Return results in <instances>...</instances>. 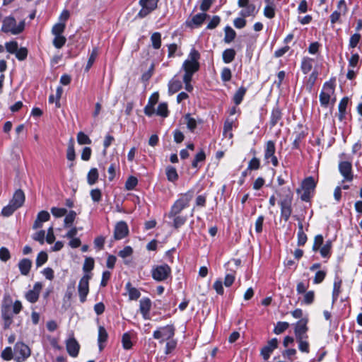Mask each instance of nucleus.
I'll return each mask as SVG.
<instances>
[{
	"label": "nucleus",
	"mask_w": 362,
	"mask_h": 362,
	"mask_svg": "<svg viewBox=\"0 0 362 362\" xmlns=\"http://www.w3.org/2000/svg\"><path fill=\"white\" fill-rule=\"evenodd\" d=\"M235 124L234 119H226L223 125V134L225 137H228L231 139L233 136L232 129Z\"/></svg>",
	"instance_id": "24"
},
{
	"label": "nucleus",
	"mask_w": 362,
	"mask_h": 362,
	"mask_svg": "<svg viewBox=\"0 0 362 362\" xmlns=\"http://www.w3.org/2000/svg\"><path fill=\"white\" fill-rule=\"evenodd\" d=\"M158 0H139V5L141 9L137 14L140 18H144L153 11L158 7Z\"/></svg>",
	"instance_id": "7"
},
{
	"label": "nucleus",
	"mask_w": 362,
	"mask_h": 362,
	"mask_svg": "<svg viewBox=\"0 0 362 362\" xmlns=\"http://www.w3.org/2000/svg\"><path fill=\"white\" fill-rule=\"evenodd\" d=\"M334 93V83L331 81L325 83L319 96L321 105L323 107H327L331 100V97Z\"/></svg>",
	"instance_id": "6"
},
{
	"label": "nucleus",
	"mask_w": 362,
	"mask_h": 362,
	"mask_svg": "<svg viewBox=\"0 0 362 362\" xmlns=\"http://www.w3.org/2000/svg\"><path fill=\"white\" fill-rule=\"evenodd\" d=\"M25 28L24 21H21L17 23L14 17L9 16L3 20L1 30L4 33L18 35L21 33Z\"/></svg>",
	"instance_id": "3"
},
{
	"label": "nucleus",
	"mask_w": 362,
	"mask_h": 362,
	"mask_svg": "<svg viewBox=\"0 0 362 362\" xmlns=\"http://www.w3.org/2000/svg\"><path fill=\"white\" fill-rule=\"evenodd\" d=\"M90 278V274H86L79 281L78 292L81 303H84L86 300V296L89 293V280Z\"/></svg>",
	"instance_id": "9"
},
{
	"label": "nucleus",
	"mask_w": 362,
	"mask_h": 362,
	"mask_svg": "<svg viewBox=\"0 0 362 362\" xmlns=\"http://www.w3.org/2000/svg\"><path fill=\"white\" fill-rule=\"evenodd\" d=\"M308 339V338L296 339L298 343V349L302 352H309V343Z\"/></svg>",
	"instance_id": "51"
},
{
	"label": "nucleus",
	"mask_w": 362,
	"mask_h": 362,
	"mask_svg": "<svg viewBox=\"0 0 362 362\" xmlns=\"http://www.w3.org/2000/svg\"><path fill=\"white\" fill-rule=\"evenodd\" d=\"M185 120L187 124V128L191 131L193 132L195 128L197 127V122L196 120L190 117V115L187 114L185 117Z\"/></svg>",
	"instance_id": "53"
},
{
	"label": "nucleus",
	"mask_w": 362,
	"mask_h": 362,
	"mask_svg": "<svg viewBox=\"0 0 362 362\" xmlns=\"http://www.w3.org/2000/svg\"><path fill=\"white\" fill-rule=\"evenodd\" d=\"M50 218V215L47 211H41L38 213L37 218L33 223V228L37 229L42 226L44 222L48 221Z\"/></svg>",
	"instance_id": "21"
},
{
	"label": "nucleus",
	"mask_w": 362,
	"mask_h": 362,
	"mask_svg": "<svg viewBox=\"0 0 362 362\" xmlns=\"http://www.w3.org/2000/svg\"><path fill=\"white\" fill-rule=\"evenodd\" d=\"M76 139H77V142L80 145L90 144L92 142L90 139L88 137V136L86 135L83 132H79L77 134Z\"/></svg>",
	"instance_id": "42"
},
{
	"label": "nucleus",
	"mask_w": 362,
	"mask_h": 362,
	"mask_svg": "<svg viewBox=\"0 0 362 362\" xmlns=\"http://www.w3.org/2000/svg\"><path fill=\"white\" fill-rule=\"evenodd\" d=\"M76 216V213L74 211H70L64 220V227H69L73 223Z\"/></svg>",
	"instance_id": "49"
},
{
	"label": "nucleus",
	"mask_w": 362,
	"mask_h": 362,
	"mask_svg": "<svg viewBox=\"0 0 362 362\" xmlns=\"http://www.w3.org/2000/svg\"><path fill=\"white\" fill-rule=\"evenodd\" d=\"M325 276L326 272L325 271L320 270L317 272L313 279V283L315 284H320L321 282L323 281Z\"/></svg>",
	"instance_id": "64"
},
{
	"label": "nucleus",
	"mask_w": 362,
	"mask_h": 362,
	"mask_svg": "<svg viewBox=\"0 0 362 362\" xmlns=\"http://www.w3.org/2000/svg\"><path fill=\"white\" fill-rule=\"evenodd\" d=\"M75 150L73 140L71 139L67 148L66 157L69 160H74L75 159Z\"/></svg>",
	"instance_id": "54"
},
{
	"label": "nucleus",
	"mask_w": 362,
	"mask_h": 362,
	"mask_svg": "<svg viewBox=\"0 0 362 362\" xmlns=\"http://www.w3.org/2000/svg\"><path fill=\"white\" fill-rule=\"evenodd\" d=\"M107 339V333L104 327L100 326L98 328V341L99 344V349L101 351L103 349L102 344L105 342Z\"/></svg>",
	"instance_id": "30"
},
{
	"label": "nucleus",
	"mask_w": 362,
	"mask_h": 362,
	"mask_svg": "<svg viewBox=\"0 0 362 362\" xmlns=\"http://www.w3.org/2000/svg\"><path fill=\"white\" fill-rule=\"evenodd\" d=\"M66 347L67 352L72 357H76L78 354L80 345L76 341V339L74 337V336H71L66 341Z\"/></svg>",
	"instance_id": "16"
},
{
	"label": "nucleus",
	"mask_w": 362,
	"mask_h": 362,
	"mask_svg": "<svg viewBox=\"0 0 362 362\" xmlns=\"http://www.w3.org/2000/svg\"><path fill=\"white\" fill-rule=\"evenodd\" d=\"M47 255L45 252H40L36 258V266L37 267H41L47 261Z\"/></svg>",
	"instance_id": "57"
},
{
	"label": "nucleus",
	"mask_w": 362,
	"mask_h": 362,
	"mask_svg": "<svg viewBox=\"0 0 362 362\" xmlns=\"http://www.w3.org/2000/svg\"><path fill=\"white\" fill-rule=\"evenodd\" d=\"M14 361L16 362H24L31 355L30 347L23 341H18L13 347Z\"/></svg>",
	"instance_id": "5"
},
{
	"label": "nucleus",
	"mask_w": 362,
	"mask_h": 362,
	"mask_svg": "<svg viewBox=\"0 0 362 362\" xmlns=\"http://www.w3.org/2000/svg\"><path fill=\"white\" fill-rule=\"evenodd\" d=\"M313 59L309 57H304L301 62V69L304 74L310 72L313 68Z\"/></svg>",
	"instance_id": "33"
},
{
	"label": "nucleus",
	"mask_w": 362,
	"mask_h": 362,
	"mask_svg": "<svg viewBox=\"0 0 362 362\" xmlns=\"http://www.w3.org/2000/svg\"><path fill=\"white\" fill-rule=\"evenodd\" d=\"M289 327V323L287 322H278L274 329V332L276 334L283 333Z\"/></svg>",
	"instance_id": "44"
},
{
	"label": "nucleus",
	"mask_w": 362,
	"mask_h": 362,
	"mask_svg": "<svg viewBox=\"0 0 362 362\" xmlns=\"http://www.w3.org/2000/svg\"><path fill=\"white\" fill-rule=\"evenodd\" d=\"M97 56H98V49L96 48H94L92 50L91 54H90L89 58H88L87 64H86V66L85 67V71H89L90 67L93 64L94 62L95 61Z\"/></svg>",
	"instance_id": "48"
},
{
	"label": "nucleus",
	"mask_w": 362,
	"mask_h": 362,
	"mask_svg": "<svg viewBox=\"0 0 362 362\" xmlns=\"http://www.w3.org/2000/svg\"><path fill=\"white\" fill-rule=\"evenodd\" d=\"M208 15L206 13H197L188 19L186 22V26L192 29L199 28L202 25Z\"/></svg>",
	"instance_id": "15"
},
{
	"label": "nucleus",
	"mask_w": 362,
	"mask_h": 362,
	"mask_svg": "<svg viewBox=\"0 0 362 362\" xmlns=\"http://www.w3.org/2000/svg\"><path fill=\"white\" fill-rule=\"evenodd\" d=\"M281 118V112L279 108H274L272 115L270 124L272 127L275 126Z\"/></svg>",
	"instance_id": "39"
},
{
	"label": "nucleus",
	"mask_w": 362,
	"mask_h": 362,
	"mask_svg": "<svg viewBox=\"0 0 362 362\" xmlns=\"http://www.w3.org/2000/svg\"><path fill=\"white\" fill-rule=\"evenodd\" d=\"M348 8L345 0H339L337 4V9L330 15V22L334 24L338 22L341 15H346Z\"/></svg>",
	"instance_id": "13"
},
{
	"label": "nucleus",
	"mask_w": 362,
	"mask_h": 362,
	"mask_svg": "<svg viewBox=\"0 0 362 362\" xmlns=\"http://www.w3.org/2000/svg\"><path fill=\"white\" fill-rule=\"evenodd\" d=\"M138 184V180L136 177H129L125 183V188L127 190H132Z\"/></svg>",
	"instance_id": "55"
},
{
	"label": "nucleus",
	"mask_w": 362,
	"mask_h": 362,
	"mask_svg": "<svg viewBox=\"0 0 362 362\" xmlns=\"http://www.w3.org/2000/svg\"><path fill=\"white\" fill-rule=\"evenodd\" d=\"M156 112L158 115L166 117L168 115V105L165 103L159 104Z\"/></svg>",
	"instance_id": "50"
},
{
	"label": "nucleus",
	"mask_w": 362,
	"mask_h": 362,
	"mask_svg": "<svg viewBox=\"0 0 362 362\" xmlns=\"http://www.w3.org/2000/svg\"><path fill=\"white\" fill-rule=\"evenodd\" d=\"M129 233L127 224L124 221L118 222L115 228L114 238L121 240L126 237Z\"/></svg>",
	"instance_id": "17"
},
{
	"label": "nucleus",
	"mask_w": 362,
	"mask_h": 362,
	"mask_svg": "<svg viewBox=\"0 0 362 362\" xmlns=\"http://www.w3.org/2000/svg\"><path fill=\"white\" fill-rule=\"evenodd\" d=\"M32 267V262L29 259L24 258L18 263V268L22 275L26 276L29 274Z\"/></svg>",
	"instance_id": "23"
},
{
	"label": "nucleus",
	"mask_w": 362,
	"mask_h": 362,
	"mask_svg": "<svg viewBox=\"0 0 362 362\" xmlns=\"http://www.w3.org/2000/svg\"><path fill=\"white\" fill-rule=\"evenodd\" d=\"M351 163L348 161H342L339 164V170L345 180L351 181L353 179L351 173Z\"/></svg>",
	"instance_id": "18"
},
{
	"label": "nucleus",
	"mask_w": 362,
	"mask_h": 362,
	"mask_svg": "<svg viewBox=\"0 0 362 362\" xmlns=\"http://www.w3.org/2000/svg\"><path fill=\"white\" fill-rule=\"evenodd\" d=\"M308 318L305 317L299 320L294 325V334L296 339L308 338L307 334L308 331Z\"/></svg>",
	"instance_id": "10"
},
{
	"label": "nucleus",
	"mask_w": 362,
	"mask_h": 362,
	"mask_svg": "<svg viewBox=\"0 0 362 362\" xmlns=\"http://www.w3.org/2000/svg\"><path fill=\"white\" fill-rule=\"evenodd\" d=\"M349 99L347 97L343 98L339 103V115L338 117L340 121H342L346 115V110L348 105Z\"/></svg>",
	"instance_id": "29"
},
{
	"label": "nucleus",
	"mask_w": 362,
	"mask_h": 362,
	"mask_svg": "<svg viewBox=\"0 0 362 362\" xmlns=\"http://www.w3.org/2000/svg\"><path fill=\"white\" fill-rule=\"evenodd\" d=\"M25 199V197L24 192L21 189H18L14 192L9 203L14 206V209H18L23 205Z\"/></svg>",
	"instance_id": "20"
},
{
	"label": "nucleus",
	"mask_w": 362,
	"mask_h": 362,
	"mask_svg": "<svg viewBox=\"0 0 362 362\" xmlns=\"http://www.w3.org/2000/svg\"><path fill=\"white\" fill-rule=\"evenodd\" d=\"M192 197V192H188L182 194L180 198H179L172 206L170 211L168 214V218H171L175 215H179L184 209L189 206Z\"/></svg>",
	"instance_id": "4"
},
{
	"label": "nucleus",
	"mask_w": 362,
	"mask_h": 362,
	"mask_svg": "<svg viewBox=\"0 0 362 362\" xmlns=\"http://www.w3.org/2000/svg\"><path fill=\"white\" fill-rule=\"evenodd\" d=\"M1 357L5 361L14 359V350L11 346L6 347L1 353Z\"/></svg>",
	"instance_id": "40"
},
{
	"label": "nucleus",
	"mask_w": 362,
	"mask_h": 362,
	"mask_svg": "<svg viewBox=\"0 0 362 362\" xmlns=\"http://www.w3.org/2000/svg\"><path fill=\"white\" fill-rule=\"evenodd\" d=\"M278 340L276 338H273L267 342V344L264 346L261 350V355L264 360H267L272 351L277 348Z\"/></svg>",
	"instance_id": "19"
},
{
	"label": "nucleus",
	"mask_w": 362,
	"mask_h": 362,
	"mask_svg": "<svg viewBox=\"0 0 362 362\" xmlns=\"http://www.w3.org/2000/svg\"><path fill=\"white\" fill-rule=\"evenodd\" d=\"M170 218H173V225L175 228H178L182 225H184L187 221V218L185 216H180V214L175 215V216H173Z\"/></svg>",
	"instance_id": "47"
},
{
	"label": "nucleus",
	"mask_w": 362,
	"mask_h": 362,
	"mask_svg": "<svg viewBox=\"0 0 362 362\" xmlns=\"http://www.w3.org/2000/svg\"><path fill=\"white\" fill-rule=\"evenodd\" d=\"M66 28V24L64 23L59 22L54 25L52 28V33L54 35H62Z\"/></svg>",
	"instance_id": "45"
},
{
	"label": "nucleus",
	"mask_w": 362,
	"mask_h": 362,
	"mask_svg": "<svg viewBox=\"0 0 362 362\" xmlns=\"http://www.w3.org/2000/svg\"><path fill=\"white\" fill-rule=\"evenodd\" d=\"M341 280L338 277L335 279L333 286L332 301L335 302L341 292Z\"/></svg>",
	"instance_id": "31"
},
{
	"label": "nucleus",
	"mask_w": 362,
	"mask_h": 362,
	"mask_svg": "<svg viewBox=\"0 0 362 362\" xmlns=\"http://www.w3.org/2000/svg\"><path fill=\"white\" fill-rule=\"evenodd\" d=\"M276 192L279 197V205L281 208V218L286 222L292 214L293 193L289 187H283Z\"/></svg>",
	"instance_id": "1"
},
{
	"label": "nucleus",
	"mask_w": 362,
	"mask_h": 362,
	"mask_svg": "<svg viewBox=\"0 0 362 362\" xmlns=\"http://www.w3.org/2000/svg\"><path fill=\"white\" fill-rule=\"evenodd\" d=\"M151 41L154 49H159L161 46V34L158 32L153 33L151 36Z\"/></svg>",
	"instance_id": "35"
},
{
	"label": "nucleus",
	"mask_w": 362,
	"mask_h": 362,
	"mask_svg": "<svg viewBox=\"0 0 362 362\" xmlns=\"http://www.w3.org/2000/svg\"><path fill=\"white\" fill-rule=\"evenodd\" d=\"M125 289L127 290L129 300H136L141 296L140 291L135 287H133L130 282L126 284Z\"/></svg>",
	"instance_id": "25"
},
{
	"label": "nucleus",
	"mask_w": 362,
	"mask_h": 362,
	"mask_svg": "<svg viewBox=\"0 0 362 362\" xmlns=\"http://www.w3.org/2000/svg\"><path fill=\"white\" fill-rule=\"evenodd\" d=\"M182 84L181 81L173 78L168 83V91L170 94L177 93L182 88Z\"/></svg>",
	"instance_id": "28"
},
{
	"label": "nucleus",
	"mask_w": 362,
	"mask_h": 362,
	"mask_svg": "<svg viewBox=\"0 0 362 362\" xmlns=\"http://www.w3.org/2000/svg\"><path fill=\"white\" fill-rule=\"evenodd\" d=\"M94 267V259L92 257H86L83 264V270L85 272H90Z\"/></svg>",
	"instance_id": "56"
},
{
	"label": "nucleus",
	"mask_w": 362,
	"mask_h": 362,
	"mask_svg": "<svg viewBox=\"0 0 362 362\" xmlns=\"http://www.w3.org/2000/svg\"><path fill=\"white\" fill-rule=\"evenodd\" d=\"M170 267L168 264H164L157 266L152 269V277L158 281H164L170 274Z\"/></svg>",
	"instance_id": "12"
},
{
	"label": "nucleus",
	"mask_w": 362,
	"mask_h": 362,
	"mask_svg": "<svg viewBox=\"0 0 362 362\" xmlns=\"http://www.w3.org/2000/svg\"><path fill=\"white\" fill-rule=\"evenodd\" d=\"M14 206H12L10 203L6 206H4L1 210V215L5 217H8L11 215L13 214V212L17 210L16 209L13 208Z\"/></svg>",
	"instance_id": "61"
},
{
	"label": "nucleus",
	"mask_w": 362,
	"mask_h": 362,
	"mask_svg": "<svg viewBox=\"0 0 362 362\" xmlns=\"http://www.w3.org/2000/svg\"><path fill=\"white\" fill-rule=\"evenodd\" d=\"M151 307V302L148 298H142L140 300V311L144 319L148 318L149 311Z\"/></svg>",
	"instance_id": "22"
},
{
	"label": "nucleus",
	"mask_w": 362,
	"mask_h": 362,
	"mask_svg": "<svg viewBox=\"0 0 362 362\" xmlns=\"http://www.w3.org/2000/svg\"><path fill=\"white\" fill-rule=\"evenodd\" d=\"M122 346L124 349H130L132 346V339L129 334L124 333L122 338Z\"/></svg>",
	"instance_id": "52"
},
{
	"label": "nucleus",
	"mask_w": 362,
	"mask_h": 362,
	"mask_svg": "<svg viewBox=\"0 0 362 362\" xmlns=\"http://www.w3.org/2000/svg\"><path fill=\"white\" fill-rule=\"evenodd\" d=\"M51 212L54 216L60 218L66 214L67 210L64 208L52 207L51 209Z\"/></svg>",
	"instance_id": "60"
},
{
	"label": "nucleus",
	"mask_w": 362,
	"mask_h": 362,
	"mask_svg": "<svg viewBox=\"0 0 362 362\" xmlns=\"http://www.w3.org/2000/svg\"><path fill=\"white\" fill-rule=\"evenodd\" d=\"M332 247V241L327 240L325 244L320 248V252L322 257L326 258L329 256Z\"/></svg>",
	"instance_id": "43"
},
{
	"label": "nucleus",
	"mask_w": 362,
	"mask_h": 362,
	"mask_svg": "<svg viewBox=\"0 0 362 362\" xmlns=\"http://www.w3.org/2000/svg\"><path fill=\"white\" fill-rule=\"evenodd\" d=\"M315 299V292L310 291L305 293L303 303L306 305H310L313 303Z\"/></svg>",
	"instance_id": "58"
},
{
	"label": "nucleus",
	"mask_w": 362,
	"mask_h": 362,
	"mask_svg": "<svg viewBox=\"0 0 362 362\" xmlns=\"http://www.w3.org/2000/svg\"><path fill=\"white\" fill-rule=\"evenodd\" d=\"M66 38L62 35H54V38L53 40V45L57 48H62L66 43Z\"/></svg>",
	"instance_id": "46"
},
{
	"label": "nucleus",
	"mask_w": 362,
	"mask_h": 362,
	"mask_svg": "<svg viewBox=\"0 0 362 362\" xmlns=\"http://www.w3.org/2000/svg\"><path fill=\"white\" fill-rule=\"evenodd\" d=\"M200 54L197 50L192 48L188 54L187 59L182 64V69L185 71L183 77L187 81L192 80L193 74L199 69V59Z\"/></svg>",
	"instance_id": "2"
},
{
	"label": "nucleus",
	"mask_w": 362,
	"mask_h": 362,
	"mask_svg": "<svg viewBox=\"0 0 362 362\" xmlns=\"http://www.w3.org/2000/svg\"><path fill=\"white\" fill-rule=\"evenodd\" d=\"M11 305H4L2 306L1 308V314L4 317V319L6 320V326H8L11 322V320L13 318V311L11 310Z\"/></svg>",
	"instance_id": "26"
},
{
	"label": "nucleus",
	"mask_w": 362,
	"mask_h": 362,
	"mask_svg": "<svg viewBox=\"0 0 362 362\" xmlns=\"http://www.w3.org/2000/svg\"><path fill=\"white\" fill-rule=\"evenodd\" d=\"M323 243V237L322 235H317L315 237L313 250L317 251L320 250Z\"/></svg>",
	"instance_id": "63"
},
{
	"label": "nucleus",
	"mask_w": 362,
	"mask_h": 362,
	"mask_svg": "<svg viewBox=\"0 0 362 362\" xmlns=\"http://www.w3.org/2000/svg\"><path fill=\"white\" fill-rule=\"evenodd\" d=\"M5 47L9 53L15 54L18 49V45L16 41H11L5 44Z\"/></svg>",
	"instance_id": "59"
},
{
	"label": "nucleus",
	"mask_w": 362,
	"mask_h": 362,
	"mask_svg": "<svg viewBox=\"0 0 362 362\" xmlns=\"http://www.w3.org/2000/svg\"><path fill=\"white\" fill-rule=\"evenodd\" d=\"M167 178L170 182H174L177 180L178 175L176 169L174 167L168 166L166 168Z\"/></svg>",
	"instance_id": "41"
},
{
	"label": "nucleus",
	"mask_w": 362,
	"mask_h": 362,
	"mask_svg": "<svg viewBox=\"0 0 362 362\" xmlns=\"http://www.w3.org/2000/svg\"><path fill=\"white\" fill-rule=\"evenodd\" d=\"M243 9L240 12V15L242 17H247L250 16H254L255 13V6L253 4H250L249 5L243 7Z\"/></svg>",
	"instance_id": "38"
},
{
	"label": "nucleus",
	"mask_w": 362,
	"mask_h": 362,
	"mask_svg": "<svg viewBox=\"0 0 362 362\" xmlns=\"http://www.w3.org/2000/svg\"><path fill=\"white\" fill-rule=\"evenodd\" d=\"M225 37L224 42L226 43H230L235 37L236 33L235 30L230 26H226L224 29Z\"/></svg>",
	"instance_id": "34"
},
{
	"label": "nucleus",
	"mask_w": 362,
	"mask_h": 362,
	"mask_svg": "<svg viewBox=\"0 0 362 362\" xmlns=\"http://www.w3.org/2000/svg\"><path fill=\"white\" fill-rule=\"evenodd\" d=\"M276 146L272 141H268L265 145L264 158L267 162H271L274 167L279 165V160L275 156Z\"/></svg>",
	"instance_id": "8"
},
{
	"label": "nucleus",
	"mask_w": 362,
	"mask_h": 362,
	"mask_svg": "<svg viewBox=\"0 0 362 362\" xmlns=\"http://www.w3.org/2000/svg\"><path fill=\"white\" fill-rule=\"evenodd\" d=\"M315 187L316 182L315 179L311 176L306 177L303 181L302 187L303 190L308 192V193H310L311 190H314Z\"/></svg>",
	"instance_id": "27"
},
{
	"label": "nucleus",
	"mask_w": 362,
	"mask_h": 362,
	"mask_svg": "<svg viewBox=\"0 0 362 362\" xmlns=\"http://www.w3.org/2000/svg\"><path fill=\"white\" fill-rule=\"evenodd\" d=\"M98 179V173L96 168H91L87 175V181L90 185H94Z\"/></svg>",
	"instance_id": "36"
},
{
	"label": "nucleus",
	"mask_w": 362,
	"mask_h": 362,
	"mask_svg": "<svg viewBox=\"0 0 362 362\" xmlns=\"http://www.w3.org/2000/svg\"><path fill=\"white\" fill-rule=\"evenodd\" d=\"M235 51L233 49H226L222 54L223 62L226 64L230 63L235 59Z\"/></svg>",
	"instance_id": "32"
},
{
	"label": "nucleus",
	"mask_w": 362,
	"mask_h": 362,
	"mask_svg": "<svg viewBox=\"0 0 362 362\" xmlns=\"http://www.w3.org/2000/svg\"><path fill=\"white\" fill-rule=\"evenodd\" d=\"M42 288V284L40 282H36L33 289L29 290L25 295V298L28 301L34 303L37 301L40 293Z\"/></svg>",
	"instance_id": "14"
},
{
	"label": "nucleus",
	"mask_w": 362,
	"mask_h": 362,
	"mask_svg": "<svg viewBox=\"0 0 362 362\" xmlns=\"http://www.w3.org/2000/svg\"><path fill=\"white\" fill-rule=\"evenodd\" d=\"M175 334V329L172 325H167L165 327H160L158 329L154 331L153 338L160 339V342L165 340H169Z\"/></svg>",
	"instance_id": "11"
},
{
	"label": "nucleus",
	"mask_w": 362,
	"mask_h": 362,
	"mask_svg": "<svg viewBox=\"0 0 362 362\" xmlns=\"http://www.w3.org/2000/svg\"><path fill=\"white\" fill-rule=\"evenodd\" d=\"M90 197L94 202H99L102 198V193L99 189H93L90 191Z\"/></svg>",
	"instance_id": "62"
},
{
	"label": "nucleus",
	"mask_w": 362,
	"mask_h": 362,
	"mask_svg": "<svg viewBox=\"0 0 362 362\" xmlns=\"http://www.w3.org/2000/svg\"><path fill=\"white\" fill-rule=\"evenodd\" d=\"M247 90L244 87H240L235 93L233 96V101L235 105H239L241 103L244 95H245Z\"/></svg>",
	"instance_id": "37"
}]
</instances>
